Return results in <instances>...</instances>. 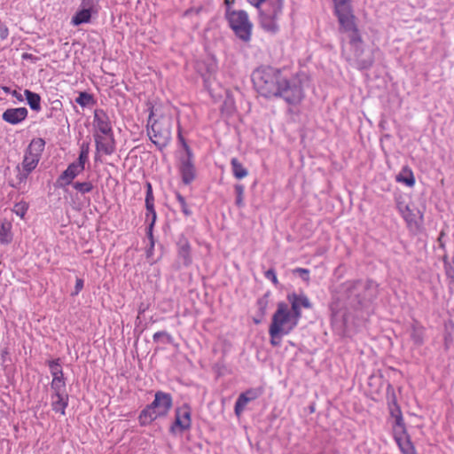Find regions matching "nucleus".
<instances>
[{
	"label": "nucleus",
	"instance_id": "c756f323",
	"mask_svg": "<svg viewBox=\"0 0 454 454\" xmlns=\"http://www.w3.org/2000/svg\"><path fill=\"white\" fill-rule=\"evenodd\" d=\"M49 367H50L51 373L52 375V379L63 377L62 368H61L60 364H59L58 360L51 361L49 363Z\"/></svg>",
	"mask_w": 454,
	"mask_h": 454
},
{
	"label": "nucleus",
	"instance_id": "e433bc0d",
	"mask_svg": "<svg viewBox=\"0 0 454 454\" xmlns=\"http://www.w3.org/2000/svg\"><path fill=\"white\" fill-rule=\"evenodd\" d=\"M145 206H146V209L147 211L152 214V223L150 224V227L149 228H153V225L155 222V219H156V213L154 211V208H153V200H145Z\"/></svg>",
	"mask_w": 454,
	"mask_h": 454
},
{
	"label": "nucleus",
	"instance_id": "7c9ffc66",
	"mask_svg": "<svg viewBox=\"0 0 454 454\" xmlns=\"http://www.w3.org/2000/svg\"><path fill=\"white\" fill-rule=\"evenodd\" d=\"M74 188L79 192L84 194L92 191L93 185L90 182H76L74 184Z\"/></svg>",
	"mask_w": 454,
	"mask_h": 454
},
{
	"label": "nucleus",
	"instance_id": "f257e3e1",
	"mask_svg": "<svg viewBox=\"0 0 454 454\" xmlns=\"http://www.w3.org/2000/svg\"><path fill=\"white\" fill-rule=\"evenodd\" d=\"M252 80L255 90L265 98L282 97L289 105H297L304 97L300 75L286 79L279 70L262 67L254 71Z\"/></svg>",
	"mask_w": 454,
	"mask_h": 454
},
{
	"label": "nucleus",
	"instance_id": "6ab92c4d",
	"mask_svg": "<svg viewBox=\"0 0 454 454\" xmlns=\"http://www.w3.org/2000/svg\"><path fill=\"white\" fill-rule=\"evenodd\" d=\"M27 115V110L25 107L10 108L4 112L3 119L11 124H17L23 121Z\"/></svg>",
	"mask_w": 454,
	"mask_h": 454
},
{
	"label": "nucleus",
	"instance_id": "39448f33",
	"mask_svg": "<svg viewBox=\"0 0 454 454\" xmlns=\"http://www.w3.org/2000/svg\"><path fill=\"white\" fill-rule=\"evenodd\" d=\"M284 0H265L259 9L260 24L268 32L278 30L279 20L283 14Z\"/></svg>",
	"mask_w": 454,
	"mask_h": 454
},
{
	"label": "nucleus",
	"instance_id": "9b49d317",
	"mask_svg": "<svg viewBox=\"0 0 454 454\" xmlns=\"http://www.w3.org/2000/svg\"><path fill=\"white\" fill-rule=\"evenodd\" d=\"M395 417V425L393 427L394 437L403 454H417L414 446L405 432L403 418L400 411L396 410V414L392 411Z\"/></svg>",
	"mask_w": 454,
	"mask_h": 454
},
{
	"label": "nucleus",
	"instance_id": "4be33fe9",
	"mask_svg": "<svg viewBox=\"0 0 454 454\" xmlns=\"http://www.w3.org/2000/svg\"><path fill=\"white\" fill-rule=\"evenodd\" d=\"M12 240V223L4 221L0 227V243L7 245Z\"/></svg>",
	"mask_w": 454,
	"mask_h": 454
},
{
	"label": "nucleus",
	"instance_id": "72a5a7b5",
	"mask_svg": "<svg viewBox=\"0 0 454 454\" xmlns=\"http://www.w3.org/2000/svg\"><path fill=\"white\" fill-rule=\"evenodd\" d=\"M28 206L26 202H19L14 205L12 211L21 218L24 217L27 211Z\"/></svg>",
	"mask_w": 454,
	"mask_h": 454
},
{
	"label": "nucleus",
	"instance_id": "393cba45",
	"mask_svg": "<svg viewBox=\"0 0 454 454\" xmlns=\"http://www.w3.org/2000/svg\"><path fill=\"white\" fill-rule=\"evenodd\" d=\"M51 394L68 395L66 388V382L64 377L52 379L51 384Z\"/></svg>",
	"mask_w": 454,
	"mask_h": 454
},
{
	"label": "nucleus",
	"instance_id": "2f4dec72",
	"mask_svg": "<svg viewBox=\"0 0 454 454\" xmlns=\"http://www.w3.org/2000/svg\"><path fill=\"white\" fill-rule=\"evenodd\" d=\"M235 192H236L235 203L239 207H244V186L242 184H236Z\"/></svg>",
	"mask_w": 454,
	"mask_h": 454
},
{
	"label": "nucleus",
	"instance_id": "58836bf2",
	"mask_svg": "<svg viewBox=\"0 0 454 454\" xmlns=\"http://www.w3.org/2000/svg\"><path fill=\"white\" fill-rule=\"evenodd\" d=\"M265 277L270 279L275 285L278 284V278L273 269H270L265 272Z\"/></svg>",
	"mask_w": 454,
	"mask_h": 454
},
{
	"label": "nucleus",
	"instance_id": "bb28decb",
	"mask_svg": "<svg viewBox=\"0 0 454 454\" xmlns=\"http://www.w3.org/2000/svg\"><path fill=\"white\" fill-rule=\"evenodd\" d=\"M26 98L31 109L38 111L40 109L41 98L38 94L34 93L28 90L24 91Z\"/></svg>",
	"mask_w": 454,
	"mask_h": 454
},
{
	"label": "nucleus",
	"instance_id": "0eeeda50",
	"mask_svg": "<svg viewBox=\"0 0 454 454\" xmlns=\"http://www.w3.org/2000/svg\"><path fill=\"white\" fill-rule=\"evenodd\" d=\"M227 20L235 35L244 42H249L252 35L253 24L244 11H231L227 12Z\"/></svg>",
	"mask_w": 454,
	"mask_h": 454
},
{
	"label": "nucleus",
	"instance_id": "412c9836",
	"mask_svg": "<svg viewBox=\"0 0 454 454\" xmlns=\"http://www.w3.org/2000/svg\"><path fill=\"white\" fill-rule=\"evenodd\" d=\"M68 404V395H51V406L52 411L60 413L62 416L66 414V408Z\"/></svg>",
	"mask_w": 454,
	"mask_h": 454
},
{
	"label": "nucleus",
	"instance_id": "a18cd8bd",
	"mask_svg": "<svg viewBox=\"0 0 454 454\" xmlns=\"http://www.w3.org/2000/svg\"><path fill=\"white\" fill-rule=\"evenodd\" d=\"M82 8H89L91 10L94 5V0H82Z\"/></svg>",
	"mask_w": 454,
	"mask_h": 454
},
{
	"label": "nucleus",
	"instance_id": "423d86ee",
	"mask_svg": "<svg viewBox=\"0 0 454 454\" xmlns=\"http://www.w3.org/2000/svg\"><path fill=\"white\" fill-rule=\"evenodd\" d=\"M299 318L291 312L286 302H278L277 310L274 312L270 327L274 333L280 332L286 335L289 334L298 325Z\"/></svg>",
	"mask_w": 454,
	"mask_h": 454
},
{
	"label": "nucleus",
	"instance_id": "4c0bfd02",
	"mask_svg": "<svg viewBox=\"0 0 454 454\" xmlns=\"http://www.w3.org/2000/svg\"><path fill=\"white\" fill-rule=\"evenodd\" d=\"M445 270L448 277L454 278V268L448 262L447 256L443 257Z\"/></svg>",
	"mask_w": 454,
	"mask_h": 454
},
{
	"label": "nucleus",
	"instance_id": "f03ea898",
	"mask_svg": "<svg viewBox=\"0 0 454 454\" xmlns=\"http://www.w3.org/2000/svg\"><path fill=\"white\" fill-rule=\"evenodd\" d=\"M340 32L347 34L349 39L348 47L342 49L346 59L359 69L369 68L373 63V55L372 51L364 49L358 27Z\"/></svg>",
	"mask_w": 454,
	"mask_h": 454
},
{
	"label": "nucleus",
	"instance_id": "a19ab883",
	"mask_svg": "<svg viewBox=\"0 0 454 454\" xmlns=\"http://www.w3.org/2000/svg\"><path fill=\"white\" fill-rule=\"evenodd\" d=\"M295 271L297 273L300 274V276L305 280V281H309V271L306 269H302V268H297L295 270Z\"/></svg>",
	"mask_w": 454,
	"mask_h": 454
},
{
	"label": "nucleus",
	"instance_id": "aec40b11",
	"mask_svg": "<svg viewBox=\"0 0 454 454\" xmlns=\"http://www.w3.org/2000/svg\"><path fill=\"white\" fill-rule=\"evenodd\" d=\"M398 207L403 218L410 226H417L419 224V221L422 218V215L419 210L411 208L410 206L402 204H399Z\"/></svg>",
	"mask_w": 454,
	"mask_h": 454
},
{
	"label": "nucleus",
	"instance_id": "6e6552de",
	"mask_svg": "<svg viewBox=\"0 0 454 454\" xmlns=\"http://www.w3.org/2000/svg\"><path fill=\"white\" fill-rule=\"evenodd\" d=\"M45 142L42 138H35L31 141L25 153L22 161V168L25 173H20V182H23L27 175L34 170L41 158V154L44 149Z\"/></svg>",
	"mask_w": 454,
	"mask_h": 454
},
{
	"label": "nucleus",
	"instance_id": "c9c22d12",
	"mask_svg": "<svg viewBox=\"0 0 454 454\" xmlns=\"http://www.w3.org/2000/svg\"><path fill=\"white\" fill-rule=\"evenodd\" d=\"M176 199L180 204L182 212L187 216L190 215L192 212L189 209L188 205L186 204L185 199L179 193L176 194Z\"/></svg>",
	"mask_w": 454,
	"mask_h": 454
},
{
	"label": "nucleus",
	"instance_id": "79ce46f5",
	"mask_svg": "<svg viewBox=\"0 0 454 454\" xmlns=\"http://www.w3.org/2000/svg\"><path fill=\"white\" fill-rule=\"evenodd\" d=\"M88 159H89V154L80 153L79 157H78V160L75 163L82 165L84 168L85 162L88 160Z\"/></svg>",
	"mask_w": 454,
	"mask_h": 454
},
{
	"label": "nucleus",
	"instance_id": "de8ad7c7",
	"mask_svg": "<svg viewBox=\"0 0 454 454\" xmlns=\"http://www.w3.org/2000/svg\"><path fill=\"white\" fill-rule=\"evenodd\" d=\"M251 4L254 6L260 7V5L265 1V0H247Z\"/></svg>",
	"mask_w": 454,
	"mask_h": 454
},
{
	"label": "nucleus",
	"instance_id": "a878e982",
	"mask_svg": "<svg viewBox=\"0 0 454 454\" xmlns=\"http://www.w3.org/2000/svg\"><path fill=\"white\" fill-rule=\"evenodd\" d=\"M232 172L236 178L242 179L248 174L247 170L242 166V164L236 159L233 158L231 161Z\"/></svg>",
	"mask_w": 454,
	"mask_h": 454
},
{
	"label": "nucleus",
	"instance_id": "c85d7f7f",
	"mask_svg": "<svg viewBox=\"0 0 454 454\" xmlns=\"http://www.w3.org/2000/svg\"><path fill=\"white\" fill-rule=\"evenodd\" d=\"M178 254L184 265L188 266L191 264L190 246L186 242L180 246Z\"/></svg>",
	"mask_w": 454,
	"mask_h": 454
},
{
	"label": "nucleus",
	"instance_id": "f3484780",
	"mask_svg": "<svg viewBox=\"0 0 454 454\" xmlns=\"http://www.w3.org/2000/svg\"><path fill=\"white\" fill-rule=\"evenodd\" d=\"M83 167L74 162L71 163L67 168L59 176L57 180L59 186L70 184L72 181L83 171Z\"/></svg>",
	"mask_w": 454,
	"mask_h": 454
},
{
	"label": "nucleus",
	"instance_id": "9d476101",
	"mask_svg": "<svg viewBox=\"0 0 454 454\" xmlns=\"http://www.w3.org/2000/svg\"><path fill=\"white\" fill-rule=\"evenodd\" d=\"M334 14L340 25L339 30H350L357 26L351 0H333Z\"/></svg>",
	"mask_w": 454,
	"mask_h": 454
},
{
	"label": "nucleus",
	"instance_id": "4468645a",
	"mask_svg": "<svg viewBox=\"0 0 454 454\" xmlns=\"http://www.w3.org/2000/svg\"><path fill=\"white\" fill-rule=\"evenodd\" d=\"M93 126L95 133L111 135L113 129L108 115L103 110H95Z\"/></svg>",
	"mask_w": 454,
	"mask_h": 454
},
{
	"label": "nucleus",
	"instance_id": "f704fd0d",
	"mask_svg": "<svg viewBox=\"0 0 454 454\" xmlns=\"http://www.w3.org/2000/svg\"><path fill=\"white\" fill-rule=\"evenodd\" d=\"M91 100V96L86 92H81L78 98L75 99L76 103L82 106H87Z\"/></svg>",
	"mask_w": 454,
	"mask_h": 454
},
{
	"label": "nucleus",
	"instance_id": "8fccbe9b",
	"mask_svg": "<svg viewBox=\"0 0 454 454\" xmlns=\"http://www.w3.org/2000/svg\"><path fill=\"white\" fill-rule=\"evenodd\" d=\"M166 335V333L164 332H158V333H155L154 335H153V340H158L160 337L161 336H164Z\"/></svg>",
	"mask_w": 454,
	"mask_h": 454
},
{
	"label": "nucleus",
	"instance_id": "f8f14e48",
	"mask_svg": "<svg viewBox=\"0 0 454 454\" xmlns=\"http://www.w3.org/2000/svg\"><path fill=\"white\" fill-rule=\"evenodd\" d=\"M184 147L187 153V157L185 159H182L180 165V173L182 176V180L185 184H189L192 183L196 176V170L193 163L192 162V153L189 146L181 138Z\"/></svg>",
	"mask_w": 454,
	"mask_h": 454
},
{
	"label": "nucleus",
	"instance_id": "dca6fc26",
	"mask_svg": "<svg viewBox=\"0 0 454 454\" xmlns=\"http://www.w3.org/2000/svg\"><path fill=\"white\" fill-rule=\"evenodd\" d=\"M96 149L98 153L111 155L115 150V143L113 133L111 135H101L94 133Z\"/></svg>",
	"mask_w": 454,
	"mask_h": 454
},
{
	"label": "nucleus",
	"instance_id": "c03bdc74",
	"mask_svg": "<svg viewBox=\"0 0 454 454\" xmlns=\"http://www.w3.org/2000/svg\"><path fill=\"white\" fill-rule=\"evenodd\" d=\"M146 188H147V191H146L145 200H153V189H152V185L150 183L146 184Z\"/></svg>",
	"mask_w": 454,
	"mask_h": 454
},
{
	"label": "nucleus",
	"instance_id": "cd10ccee",
	"mask_svg": "<svg viewBox=\"0 0 454 454\" xmlns=\"http://www.w3.org/2000/svg\"><path fill=\"white\" fill-rule=\"evenodd\" d=\"M411 336L415 344L421 345L424 339V328L418 324H413L411 326Z\"/></svg>",
	"mask_w": 454,
	"mask_h": 454
},
{
	"label": "nucleus",
	"instance_id": "7ed1b4c3",
	"mask_svg": "<svg viewBox=\"0 0 454 454\" xmlns=\"http://www.w3.org/2000/svg\"><path fill=\"white\" fill-rule=\"evenodd\" d=\"M156 109H152L148 119V136L159 148L168 145L171 138L172 119L169 115H160L154 119Z\"/></svg>",
	"mask_w": 454,
	"mask_h": 454
},
{
	"label": "nucleus",
	"instance_id": "473e14b6",
	"mask_svg": "<svg viewBox=\"0 0 454 454\" xmlns=\"http://www.w3.org/2000/svg\"><path fill=\"white\" fill-rule=\"evenodd\" d=\"M269 334L270 337V344L274 347H278L281 343V339L285 335L284 333L278 332L274 333L271 327H269Z\"/></svg>",
	"mask_w": 454,
	"mask_h": 454
},
{
	"label": "nucleus",
	"instance_id": "3c124183",
	"mask_svg": "<svg viewBox=\"0 0 454 454\" xmlns=\"http://www.w3.org/2000/svg\"><path fill=\"white\" fill-rule=\"evenodd\" d=\"M12 95H13L17 99H19V100H20V101L23 99V98H22L21 94H20V93H19V92H17L16 90H14V91L12 92Z\"/></svg>",
	"mask_w": 454,
	"mask_h": 454
},
{
	"label": "nucleus",
	"instance_id": "5701e85b",
	"mask_svg": "<svg viewBox=\"0 0 454 454\" xmlns=\"http://www.w3.org/2000/svg\"><path fill=\"white\" fill-rule=\"evenodd\" d=\"M91 17V10L89 8H82L81 11L72 18V24L74 26L87 23L90 21Z\"/></svg>",
	"mask_w": 454,
	"mask_h": 454
},
{
	"label": "nucleus",
	"instance_id": "2eb2a0df",
	"mask_svg": "<svg viewBox=\"0 0 454 454\" xmlns=\"http://www.w3.org/2000/svg\"><path fill=\"white\" fill-rule=\"evenodd\" d=\"M287 300L291 305V312L294 313V315H295L299 319L301 317V308H311V303L304 294H289L287 295Z\"/></svg>",
	"mask_w": 454,
	"mask_h": 454
},
{
	"label": "nucleus",
	"instance_id": "09e8293b",
	"mask_svg": "<svg viewBox=\"0 0 454 454\" xmlns=\"http://www.w3.org/2000/svg\"><path fill=\"white\" fill-rule=\"evenodd\" d=\"M443 236H444V232H443V231H442V232H441V234H440V236H439V238H438V242H439V245H440V247H441L442 248H443V247H444V244H443V242H442V237H443Z\"/></svg>",
	"mask_w": 454,
	"mask_h": 454
},
{
	"label": "nucleus",
	"instance_id": "1a4fd4ad",
	"mask_svg": "<svg viewBox=\"0 0 454 454\" xmlns=\"http://www.w3.org/2000/svg\"><path fill=\"white\" fill-rule=\"evenodd\" d=\"M372 282L348 281L341 286L342 292L351 302L361 304L363 301L372 295Z\"/></svg>",
	"mask_w": 454,
	"mask_h": 454
},
{
	"label": "nucleus",
	"instance_id": "ddd939ff",
	"mask_svg": "<svg viewBox=\"0 0 454 454\" xmlns=\"http://www.w3.org/2000/svg\"><path fill=\"white\" fill-rule=\"evenodd\" d=\"M191 409L188 405L184 404L176 410L175 423L171 427L170 431L174 433L176 428L181 432L188 430L191 427Z\"/></svg>",
	"mask_w": 454,
	"mask_h": 454
},
{
	"label": "nucleus",
	"instance_id": "20e7f679",
	"mask_svg": "<svg viewBox=\"0 0 454 454\" xmlns=\"http://www.w3.org/2000/svg\"><path fill=\"white\" fill-rule=\"evenodd\" d=\"M171 407V395L161 391L156 392L153 402L141 411L138 418L140 424L145 426L158 418L165 417Z\"/></svg>",
	"mask_w": 454,
	"mask_h": 454
},
{
	"label": "nucleus",
	"instance_id": "b1692460",
	"mask_svg": "<svg viewBox=\"0 0 454 454\" xmlns=\"http://www.w3.org/2000/svg\"><path fill=\"white\" fill-rule=\"evenodd\" d=\"M396 181L400 182V183H403L409 187H412L415 184V178H414L413 173L408 168H403L401 173L396 176Z\"/></svg>",
	"mask_w": 454,
	"mask_h": 454
},
{
	"label": "nucleus",
	"instance_id": "a211bd4d",
	"mask_svg": "<svg viewBox=\"0 0 454 454\" xmlns=\"http://www.w3.org/2000/svg\"><path fill=\"white\" fill-rule=\"evenodd\" d=\"M257 397H258V393L253 389H250L245 393L240 394L236 401V403H235V408H234L235 414L238 417H239L241 415V413L244 411L247 403L249 402L256 399Z\"/></svg>",
	"mask_w": 454,
	"mask_h": 454
},
{
	"label": "nucleus",
	"instance_id": "49530a36",
	"mask_svg": "<svg viewBox=\"0 0 454 454\" xmlns=\"http://www.w3.org/2000/svg\"><path fill=\"white\" fill-rule=\"evenodd\" d=\"M90 152V144L89 143H82L81 145V152L80 153H85L89 154Z\"/></svg>",
	"mask_w": 454,
	"mask_h": 454
},
{
	"label": "nucleus",
	"instance_id": "ea45409f",
	"mask_svg": "<svg viewBox=\"0 0 454 454\" xmlns=\"http://www.w3.org/2000/svg\"><path fill=\"white\" fill-rule=\"evenodd\" d=\"M148 236H149V239H150V248L147 250V258H150L152 256V250L154 247V241H153V233H152V229L149 228V231H148Z\"/></svg>",
	"mask_w": 454,
	"mask_h": 454
},
{
	"label": "nucleus",
	"instance_id": "37998d69",
	"mask_svg": "<svg viewBox=\"0 0 454 454\" xmlns=\"http://www.w3.org/2000/svg\"><path fill=\"white\" fill-rule=\"evenodd\" d=\"M83 287V281L81 278L76 279L75 291L73 294H77Z\"/></svg>",
	"mask_w": 454,
	"mask_h": 454
}]
</instances>
